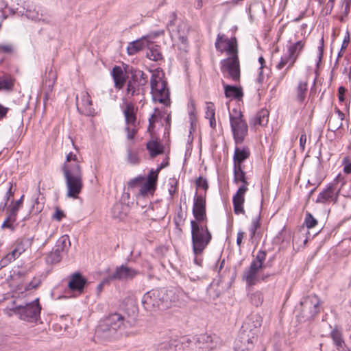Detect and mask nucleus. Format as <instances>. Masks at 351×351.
Returning <instances> with one entry per match:
<instances>
[{
  "mask_svg": "<svg viewBox=\"0 0 351 351\" xmlns=\"http://www.w3.org/2000/svg\"><path fill=\"white\" fill-rule=\"evenodd\" d=\"M230 122L235 143H242L248 132L247 124L243 119L242 112L233 109L232 113H230Z\"/></svg>",
  "mask_w": 351,
  "mask_h": 351,
  "instance_id": "0eeeda50",
  "label": "nucleus"
},
{
  "mask_svg": "<svg viewBox=\"0 0 351 351\" xmlns=\"http://www.w3.org/2000/svg\"><path fill=\"white\" fill-rule=\"evenodd\" d=\"M306 142V135L304 132H302L300 137V146L302 150L305 148V145Z\"/></svg>",
  "mask_w": 351,
  "mask_h": 351,
  "instance_id": "052dcab7",
  "label": "nucleus"
},
{
  "mask_svg": "<svg viewBox=\"0 0 351 351\" xmlns=\"http://www.w3.org/2000/svg\"><path fill=\"white\" fill-rule=\"evenodd\" d=\"M40 310L41 307L38 298L25 306H18L10 308V311L19 315L21 319L30 322L38 319Z\"/></svg>",
  "mask_w": 351,
  "mask_h": 351,
  "instance_id": "9d476101",
  "label": "nucleus"
},
{
  "mask_svg": "<svg viewBox=\"0 0 351 351\" xmlns=\"http://www.w3.org/2000/svg\"><path fill=\"white\" fill-rule=\"evenodd\" d=\"M136 111L132 102H126L123 109L125 121L127 125L134 126L136 124Z\"/></svg>",
  "mask_w": 351,
  "mask_h": 351,
  "instance_id": "4be33fe9",
  "label": "nucleus"
},
{
  "mask_svg": "<svg viewBox=\"0 0 351 351\" xmlns=\"http://www.w3.org/2000/svg\"><path fill=\"white\" fill-rule=\"evenodd\" d=\"M112 76L114 82V87L119 90L121 89L126 82V76L122 69L119 66H115L112 69Z\"/></svg>",
  "mask_w": 351,
  "mask_h": 351,
  "instance_id": "393cba45",
  "label": "nucleus"
},
{
  "mask_svg": "<svg viewBox=\"0 0 351 351\" xmlns=\"http://www.w3.org/2000/svg\"><path fill=\"white\" fill-rule=\"evenodd\" d=\"M20 209L19 206L15 204L10 205L7 210L8 216L10 217V219L14 220L16 221L18 212Z\"/></svg>",
  "mask_w": 351,
  "mask_h": 351,
  "instance_id": "37998d69",
  "label": "nucleus"
},
{
  "mask_svg": "<svg viewBox=\"0 0 351 351\" xmlns=\"http://www.w3.org/2000/svg\"><path fill=\"white\" fill-rule=\"evenodd\" d=\"M193 215L195 218L191 221L193 251L198 254L204 250L212 239L207 226L205 197L201 195L195 196Z\"/></svg>",
  "mask_w": 351,
  "mask_h": 351,
  "instance_id": "f257e3e1",
  "label": "nucleus"
},
{
  "mask_svg": "<svg viewBox=\"0 0 351 351\" xmlns=\"http://www.w3.org/2000/svg\"><path fill=\"white\" fill-rule=\"evenodd\" d=\"M156 189V186L147 182L142 183L139 189L138 194L145 197L149 194H153Z\"/></svg>",
  "mask_w": 351,
  "mask_h": 351,
  "instance_id": "4c0bfd02",
  "label": "nucleus"
},
{
  "mask_svg": "<svg viewBox=\"0 0 351 351\" xmlns=\"http://www.w3.org/2000/svg\"><path fill=\"white\" fill-rule=\"evenodd\" d=\"M13 195H14V193L12 192V182H9V188L4 196V199L5 201V204H4V206H6L8 201L10 199V198L11 197L13 196Z\"/></svg>",
  "mask_w": 351,
  "mask_h": 351,
  "instance_id": "6e6d98bb",
  "label": "nucleus"
},
{
  "mask_svg": "<svg viewBox=\"0 0 351 351\" xmlns=\"http://www.w3.org/2000/svg\"><path fill=\"white\" fill-rule=\"evenodd\" d=\"M145 46V41L140 39L133 41L129 44L127 50L129 55H134L142 50Z\"/></svg>",
  "mask_w": 351,
  "mask_h": 351,
  "instance_id": "2f4dec72",
  "label": "nucleus"
},
{
  "mask_svg": "<svg viewBox=\"0 0 351 351\" xmlns=\"http://www.w3.org/2000/svg\"><path fill=\"white\" fill-rule=\"evenodd\" d=\"M156 119H157V117L156 114H152L151 116V117L149 119V128H148L149 131H152V130L153 129L154 123L156 121Z\"/></svg>",
  "mask_w": 351,
  "mask_h": 351,
  "instance_id": "338daca9",
  "label": "nucleus"
},
{
  "mask_svg": "<svg viewBox=\"0 0 351 351\" xmlns=\"http://www.w3.org/2000/svg\"><path fill=\"white\" fill-rule=\"evenodd\" d=\"M300 304L302 317L306 319L313 318L319 312L320 300L315 295L306 297Z\"/></svg>",
  "mask_w": 351,
  "mask_h": 351,
  "instance_id": "ddd939ff",
  "label": "nucleus"
},
{
  "mask_svg": "<svg viewBox=\"0 0 351 351\" xmlns=\"http://www.w3.org/2000/svg\"><path fill=\"white\" fill-rule=\"evenodd\" d=\"M318 51H319V61H320L322 58L323 53H324V37L323 36L322 37V38L320 40V44H319V46L318 47Z\"/></svg>",
  "mask_w": 351,
  "mask_h": 351,
  "instance_id": "680f3d73",
  "label": "nucleus"
},
{
  "mask_svg": "<svg viewBox=\"0 0 351 351\" xmlns=\"http://www.w3.org/2000/svg\"><path fill=\"white\" fill-rule=\"evenodd\" d=\"M261 269L254 264H250L248 269L244 271L243 279L245 281L247 285L253 286L260 281L258 271Z\"/></svg>",
  "mask_w": 351,
  "mask_h": 351,
  "instance_id": "412c9836",
  "label": "nucleus"
},
{
  "mask_svg": "<svg viewBox=\"0 0 351 351\" xmlns=\"http://www.w3.org/2000/svg\"><path fill=\"white\" fill-rule=\"evenodd\" d=\"M224 87V93L226 97H234L235 99H241L243 97V92L241 88L234 86L225 84L223 82Z\"/></svg>",
  "mask_w": 351,
  "mask_h": 351,
  "instance_id": "c85d7f7f",
  "label": "nucleus"
},
{
  "mask_svg": "<svg viewBox=\"0 0 351 351\" xmlns=\"http://www.w3.org/2000/svg\"><path fill=\"white\" fill-rule=\"evenodd\" d=\"M86 283L87 280L80 273L75 272L71 274L68 287L71 290L82 293Z\"/></svg>",
  "mask_w": 351,
  "mask_h": 351,
  "instance_id": "aec40b11",
  "label": "nucleus"
},
{
  "mask_svg": "<svg viewBox=\"0 0 351 351\" xmlns=\"http://www.w3.org/2000/svg\"><path fill=\"white\" fill-rule=\"evenodd\" d=\"M127 162L132 165H136L139 163V157L138 156V152L136 151H134L130 147L127 149Z\"/></svg>",
  "mask_w": 351,
  "mask_h": 351,
  "instance_id": "58836bf2",
  "label": "nucleus"
},
{
  "mask_svg": "<svg viewBox=\"0 0 351 351\" xmlns=\"http://www.w3.org/2000/svg\"><path fill=\"white\" fill-rule=\"evenodd\" d=\"M178 300V295L173 289H153L144 294L142 303L147 311L166 309Z\"/></svg>",
  "mask_w": 351,
  "mask_h": 351,
  "instance_id": "7ed1b4c3",
  "label": "nucleus"
},
{
  "mask_svg": "<svg viewBox=\"0 0 351 351\" xmlns=\"http://www.w3.org/2000/svg\"><path fill=\"white\" fill-rule=\"evenodd\" d=\"M331 337L334 343L337 346V350H340L341 348H343L344 341L342 338V333L340 330L338 329H334L331 332Z\"/></svg>",
  "mask_w": 351,
  "mask_h": 351,
  "instance_id": "c9c22d12",
  "label": "nucleus"
},
{
  "mask_svg": "<svg viewBox=\"0 0 351 351\" xmlns=\"http://www.w3.org/2000/svg\"><path fill=\"white\" fill-rule=\"evenodd\" d=\"M71 246L68 235L62 236L58 241L55 249L47 256V261L51 264L59 263L62 259V253L67 252Z\"/></svg>",
  "mask_w": 351,
  "mask_h": 351,
  "instance_id": "2eb2a0df",
  "label": "nucleus"
},
{
  "mask_svg": "<svg viewBox=\"0 0 351 351\" xmlns=\"http://www.w3.org/2000/svg\"><path fill=\"white\" fill-rule=\"evenodd\" d=\"M80 163L77 156L70 152L62 165V169L67 188L66 195L69 197L77 198L83 188V173Z\"/></svg>",
  "mask_w": 351,
  "mask_h": 351,
  "instance_id": "f03ea898",
  "label": "nucleus"
},
{
  "mask_svg": "<svg viewBox=\"0 0 351 351\" xmlns=\"http://www.w3.org/2000/svg\"><path fill=\"white\" fill-rule=\"evenodd\" d=\"M196 185L197 187L202 188L206 191L208 188L207 180L202 177H199L196 181Z\"/></svg>",
  "mask_w": 351,
  "mask_h": 351,
  "instance_id": "864d4df0",
  "label": "nucleus"
},
{
  "mask_svg": "<svg viewBox=\"0 0 351 351\" xmlns=\"http://www.w3.org/2000/svg\"><path fill=\"white\" fill-rule=\"evenodd\" d=\"M304 222L308 229L314 228L317 224V220L309 213L306 214Z\"/></svg>",
  "mask_w": 351,
  "mask_h": 351,
  "instance_id": "a18cd8bd",
  "label": "nucleus"
},
{
  "mask_svg": "<svg viewBox=\"0 0 351 351\" xmlns=\"http://www.w3.org/2000/svg\"><path fill=\"white\" fill-rule=\"evenodd\" d=\"M158 170L156 171L152 170L147 176V180L146 182L156 186L158 180Z\"/></svg>",
  "mask_w": 351,
  "mask_h": 351,
  "instance_id": "09e8293b",
  "label": "nucleus"
},
{
  "mask_svg": "<svg viewBox=\"0 0 351 351\" xmlns=\"http://www.w3.org/2000/svg\"><path fill=\"white\" fill-rule=\"evenodd\" d=\"M215 112L214 104L213 103H207L205 117L206 119L213 118L215 117Z\"/></svg>",
  "mask_w": 351,
  "mask_h": 351,
  "instance_id": "3c124183",
  "label": "nucleus"
},
{
  "mask_svg": "<svg viewBox=\"0 0 351 351\" xmlns=\"http://www.w3.org/2000/svg\"><path fill=\"white\" fill-rule=\"evenodd\" d=\"M265 258H266L265 252L263 251H259L257 253L256 258L252 261L251 264H254L258 267L262 269L263 263L265 260Z\"/></svg>",
  "mask_w": 351,
  "mask_h": 351,
  "instance_id": "79ce46f5",
  "label": "nucleus"
},
{
  "mask_svg": "<svg viewBox=\"0 0 351 351\" xmlns=\"http://www.w3.org/2000/svg\"><path fill=\"white\" fill-rule=\"evenodd\" d=\"M255 339L256 332L251 328L250 323L246 322L243 324L238 338L234 341V351H251L254 348Z\"/></svg>",
  "mask_w": 351,
  "mask_h": 351,
  "instance_id": "1a4fd4ad",
  "label": "nucleus"
},
{
  "mask_svg": "<svg viewBox=\"0 0 351 351\" xmlns=\"http://www.w3.org/2000/svg\"><path fill=\"white\" fill-rule=\"evenodd\" d=\"M269 112L266 109H261L250 120V125L265 126L268 123Z\"/></svg>",
  "mask_w": 351,
  "mask_h": 351,
  "instance_id": "b1692460",
  "label": "nucleus"
},
{
  "mask_svg": "<svg viewBox=\"0 0 351 351\" xmlns=\"http://www.w3.org/2000/svg\"><path fill=\"white\" fill-rule=\"evenodd\" d=\"M191 341L189 339L183 338L182 340H174L171 345L175 346L176 350L184 351L185 347L188 346ZM171 348V343L168 341L159 343L156 346V351H168Z\"/></svg>",
  "mask_w": 351,
  "mask_h": 351,
  "instance_id": "6ab92c4d",
  "label": "nucleus"
},
{
  "mask_svg": "<svg viewBox=\"0 0 351 351\" xmlns=\"http://www.w3.org/2000/svg\"><path fill=\"white\" fill-rule=\"evenodd\" d=\"M144 181V178L142 177V176H138L132 180H131L129 182H128V186L130 188H135L136 186H140L141 187V184L143 183V182Z\"/></svg>",
  "mask_w": 351,
  "mask_h": 351,
  "instance_id": "8fccbe9b",
  "label": "nucleus"
},
{
  "mask_svg": "<svg viewBox=\"0 0 351 351\" xmlns=\"http://www.w3.org/2000/svg\"><path fill=\"white\" fill-rule=\"evenodd\" d=\"M176 16L175 13H171L169 16V21L167 25V29L172 38L178 39L179 40L184 43L186 41V25L183 23L176 25Z\"/></svg>",
  "mask_w": 351,
  "mask_h": 351,
  "instance_id": "dca6fc26",
  "label": "nucleus"
},
{
  "mask_svg": "<svg viewBox=\"0 0 351 351\" xmlns=\"http://www.w3.org/2000/svg\"><path fill=\"white\" fill-rule=\"evenodd\" d=\"M346 93V88L343 86H340L338 89L339 100L340 101H344V94Z\"/></svg>",
  "mask_w": 351,
  "mask_h": 351,
  "instance_id": "0e129e2a",
  "label": "nucleus"
},
{
  "mask_svg": "<svg viewBox=\"0 0 351 351\" xmlns=\"http://www.w3.org/2000/svg\"><path fill=\"white\" fill-rule=\"evenodd\" d=\"M136 124L134 126L127 125L125 128L127 132V139L132 140L137 133Z\"/></svg>",
  "mask_w": 351,
  "mask_h": 351,
  "instance_id": "49530a36",
  "label": "nucleus"
},
{
  "mask_svg": "<svg viewBox=\"0 0 351 351\" xmlns=\"http://www.w3.org/2000/svg\"><path fill=\"white\" fill-rule=\"evenodd\" d=\"M15 221L14 220H11L10 219V217H7L6 219L4 220L1 227L3 228H10V229H12L13 227H12V223H14Z\"/></svg>",
  "mask_w": 351,
  "mask_h": 351,
  "instance_id": "13d9d810",
  "label": "nucleus"
},
{
  "mask_svg": "<svg viewBox=\"0 0 351 351\" xmlns=\"http://www.w3.org/2000/svg\"><path fill=\"white\" fill-rule=\"evenodd\" d=\"M246 322L250 323L251 328L254 329L256 332V336L257 335V330L261 326V317L257 315H253L251 317L248 318L243 324Z\"/></svg>",
  "mask_w": 351,
  "mask_h": 351,
  "instance_id": "ea45409f",
  "label": "nucleus"
},
{
  "mask_svg": "<svg viewBox=\"0 0 351 351\" xmlns=\"http://www.w3.org/2000/svg\"><path fill=\"white\" fill-rule=\"evenodd\" d=\"M343 121H341L339 118H336V117H331L328 122V128L331 131H336L339 129L343 123Z\"/></svg>",
  "mask_w": 351,
  "mask_h": 351,
  "instance_id": "a19ab883",
  "label": "nucleus"
},
{
  "mask_svg": "<svg viewBox=\"0 0 351 351\" xmlns=\"http://www.w3.org/2000/svg\"><path fill=\"white\" fill-rule=\"evenodd\" d=\"M138 271L133 268L122 265L117 267L114 273L109 276L112 280H128L134 278Z\"/></svg>",
  "mask_w": 351,
  "mask_h": 351,
  "instance_id": "f3484780",
  "label": "nucleus"
},
{
  "mask_svg": "<svg viewBox=\"0 0 351 351\" xmlns=\"http://www.w3.org/2000/svg\"><path fill=\"white\" fill-rule=\"evenodd\" d=\"M34 239L32 237H22L16 239L13 245L21 256L23 253L31 248Z\"/></svg>",
  "mask_w": 351,
  "mask_h": 351,
  "instance_id": "a878e982",
  "label": "nucleus"
},
{
  "mask_svg": "<svg viewBox=\"0 0 351 351\" xmlns=\"http://www.w3.org/2000/svg\"><path fill=\"white\" fill-rule=\"evenodd\" d=\"M147 76L142 71H135L127 83L126 94L131 97L140 96V102L144 99Z\"/></svg>",
  "mask_w": 351,
  "mask_h": 351,
  "instance_id": "6e6552de",
  "label": "nucleus"
},
{
  "mask_svg": "<svg viewBox=\"0 0 351 351\" xmlns=\"http://www.w3.org/2000/svg\"><path fill=\"white\" fill-rule=\"evenodd\" d=\"M82 105L84 108V113L91 114L94 112V108L92 107V100L88 92L82 93L81 95Z\"/></svg>",
  "mask_w": 351,
  "mask_h": 351,
  "instance_id": "c756f323",
  "label": "nucleus"
},
{
  "mask_svg": "<svg viewBox=\"0 0 351 351\" xmlns=\"http://www.w3.org/2000/svg\"><path fill=\"white\" fill-rule=\"evenodd\" d=\"M162 70L157 69L152 71L150 78L151 93L153 100L165 106L170 104L169 90Z\"/></svg>",
  "mask_w": 351,
  "mask_h": 351,
  "instance_id": "20e7f679",
  "label": "nucleus"
},
{
  "mask_svg": "<svg viewBox=\"0 0 351 351\" xmlns=\"http://www.w3.org/2000/svg\"><path fill=\"white\" fill-rule=\"evenodd\" d=\"M147 57L153 61H158L162 58V55L158 46L149 48L147 52Z\"/></svg>",
  "mask_w": 351,
  "mask_h": 351,
  "instance_id": "e433bc0d",
  "label": "nucleus"
},
{
  "mask_svg": "<svg viewBox=\"0 0 351 351\" xmlns=\"http://www.w3.org/2000/svg\"><path fill=\"white\" fill-rule=\"evenodd\" d=\"M245 236V232L242 230H239L237 235V245L239 247H241L243 239Z\"/></svg>",
  "mask_w": 351,
  "mask_h": 351,
  "instance_id": "bf43d9fd",
  "label": "nucleus"
},
{
  "mask_svg": "<svg viewBox=\"0 0 351 351\" xmlns=\"http://www.w3.org/2000/svg\"><path fill=\"white\" fill-rule=\"evenodd\" d=\"M123 317L119 313L110 315L99 326V330L112 335L123 326Z\"/></svg>",
  "mask_w": 351,
  "mask_h": 351,
  "instance_id": "4468645a",
  "label": "nucleus"
},
{
  "mask_svg": "<svg viewBox=\"0 0 351 351\" xmlns=\"http://www.w3.org/2000/svg\"><path fill=\"white\" fill-rule=\"evenodd\" d=\"M14 46L11 43H0V53L12 54Z\"/></svg>",
  "mask_w": 351,
  "mask_h": 351,
  "instance_id": "c03bdc74",
  "label": "nucleus"
},
{
  "mask_svg": "<svg viewBox=\"0 0 351 351\" xmlns=\"http://www.w3.org/2000/svg\"><path fill=\"white\" fill-rule=\"evenodd\" d=\"M20 256L16 249L14 247L13 244L11 246V251L3 256L1 260V265L2 267H5L10 263L15 261Z\"/></svg>",
  "mask_w": 351,
  "mask_h": 351,
  "instance_id": "7c9ffc66",
  "label": "nucleus"
},
{
  "mask_svg": "<svg viewBox=\"0 0 351 351\" xmlns=\"http://www.w3.org/2000/svg\"><path fill=\"white\" fill-rule=\"evenodd\" d=\"M13 84L11 81L8 80H0V86H1V89L4 90H10L12 88Z\"/></svg>",
  "mask_w": 351,
  "mask_h": 351,
  "instance_id": "5fc2aeb1",
  "label": "nucleus"
},
{
  "mask_svg": "<svg viewBox=\"0 0 351 351\" xmlns=\"http://www.w3.org/2000/svg\"><path fill=\"white\" fill-rule=\"evenodd\" d=\"M250 302L254 306H261L264 300V296L261 291H255L248 295Z\"/></svg>",
  "mask_w": 351,
  "mask_h": 351,
  "instance_id": "72a5a7b5",
  "label": "nucleus"
},
{
  "mask_svg": "<svg viewBox=\"0 0 351 351\" xmlns=\"http://www.w3.org/2000/svg\"><path fill=\"white\" fill-rule=\"evenodd\" d=\"M122 208L123 205L121 204H116L115 205H114L112 208V215L114 217L123 218L124 215L119 212L120 210L122 209Z\"/></svg>",
  "mask_w": 351,
  "mask_h": 351,
  "instance_id": "603ef678",
  "label": "nucleus"
},
{
  "mask_svg": "<svg viewBox=\"0 0 351 351\" xmlns=\"http://www.w3.org/2000/svg\"><path fill=\"white\" fill-rule=\"evenodd\" d=\"M305 46L306 40L302 39L291 43L287 47V53L281 57L280 62L276 66L278 70H281L284 66L287 65L282 77L286 75L289 69L293 66Z\"/></svg>",
  "mask_w": 351,
  "mask_h": 351,
  "instance_id": "423d86ee",
  "label": "nucleus"
},
{
  "mask_svg": "<svg viewBox=\"0 0 351 351\" xmlns=\"http://www.w3.org/2000/svg\"><path fill=\"white\" fill-rule=\"evenodd\" d=\"M221 71L224 77L239 82L241 77L239 58H226L221 61Z\"/></svg>",
  "mask_w": 351,
  "mask_h": 351,
  "instance_id": "9b49d317",
  "label": "nucleus"
},
{
  "mask_svg": "<svg viewBox=\"0 0 351 351\" xmlns=\"http://www.w3.org/2000/svg\"><path fill=\"white\" fill-rule=\"evenodd\" d=\"M197 341L202 343V346L200 348L205 350L215 348L219 343L218 337L216 335H209L207 334L199 335L197 337Z\"/></svg>",
  "mask_w": 351,
  "mask_h": 351,
  "instance_id": "5701e85b",
  "label": "nucleus"
},
{
  "mask_svg": "<svg viewBox=\"0 0 351 351\" xmlns=\"http://www.w3.org/2000/svg\"><path fill=\"white\" fill-rule=\"evenodd\" d=\"M64 217L65 215L64 214V212L58 208L56 209V211L53 215V218L58 221H60Z\"/></svg>",
  "mask_w": 351,
  "mask_h": 351,
  "instance_id": "4d7b16f0",
  "label": "nucleus"
},
{
  "mask_svg": "<svg viewBox=\"0 0 351 351\" xmlns=\"http://www.w3.org/2000/svg\"><path fill=\"white\" fill-rule=\"evenodd\" d=\"M250 156V151L247 148L236 147L234 154V165H241V162Z\"/></svg>",
  "mask_w": 351,
  "mask_h": 351,
  "instance_id": "cd10ccee",
  "label": "nucleus"
},
{
  "mask_svg": "<svg viewBox=\"0 0 351 351\" xmlns=\"http://www.w3.org/2000/svg\"><path fill=\"white\" fill-rule=\"evenodd\" d=\"M215 48L218 51H226L228 58H239L238 43L236 37L228 38L224 34H218L215 42Z\"/></svg>",
  "mask_w": 351,
  "mask_h": 351,
  "instance_id": "f8f14e48",
  "label": "nucleus"
},
{
  "mask_svg": "<svg viewBox=\"0 0 351 351\" xmlns=\"http://www.w3.org/2000/svg\"><path fill=\"white\" fill-rule=\"evenodd\" d=\"M177 184H178V182L175 178L169 179V184H168V186H169L168 191H169V193L171 195V197H172L176 193V192L177 191Z\"/></svg>",
  "mask_w": 351,
  "mask_h": 351,
  "instance_id": "de8ad7c7",
  "label": "nucleus"
},
{
  "mask_svg": "<svg viewBox=\"0 0 351 351\" xmlns=\"http://www.w3.org/2000/svg\"><path fill=\"white\" fill-rule=\"evenodd\" d=\"M234 180L235 182L240 181L243 183L232 197L234 212L236 215L244 214L243 204L245 202V195L248 190V182L245 178V173L241 165H234Z\"/></svg>",
  "mask_w": 351,
  "mask_h": 351,
  "instance_id": "39448f33",
  "label": "nucleus"
},
{
  "mask_svg": "<svg viewBox=\"0 0 351 351\" xmlns=\"http://www.w3.org/2000/svg\"><path fill=\"white\" fill-rule=\"evenodd\" d=\"M8 110V108L5 107L0 104V119H2L6 116Z\"/></svg>",
  "mask_w": 351,
  "mask_h": 351,
  "instance_id": "69168bd1",
  "label": "nucleus"
},
{
  "mask_svg": "<svg viewBox=\"0 0 351 351\" xmlns=\"http://www.w3.org/2000/svg\"><path fill=\"white\" fill-rule=\"evenodd\" d=\"M147 149L149 150L150 156L155 157L163 152L162 146L157 141H152L147 143Z\"/></svg>",
  "mask_w": 351,
  "mask_h": 351,
  "instance_id": "f704fd0d",
  "label": "nucleus"
},
{
  "mask_svg": "<svg viewBox=\"0 0 351 351\" xmlns=\"http://www.w3.org/2000/svg\"><path fill=\"white\" fill-rule=\"evenodd\" d=\"M308 90V81L300 80L295 88L296 99L299 103H303L305 100Z\"/></svg>",
  "mask_w": 351,
  "mask_h": 351,
  "instance_id": "bb28decb",
  "label": "nucleus"
},
{
  "mask_svg": "<svg viewBox=\"0 0 351 351\" xmlns=\"http://www.w3.org/2000/svg\"><path fill=\"white\" fill-rule=\"evenodd\" d=\"M261 226V212L252 219L250 226L248 228L250 232V239L253 240L257 230Z\"/></svg>",
  "mask_w": 351,
  "mask_h": 351,
  "instance_id": "473e14b6",
  "label": "nucleus"
},
{
  "mask_svg": "<svg viewBox=\"0 0 351 351\" xmlns=\"http://www.w3.org/2000/svg\"><path fill=\"white\" fill-rule=\"evenodd\" d=\"M111 280H112L109 279V276L106 278L104 279L102 282L97 285V289L98 293H100L102 291L105 284L108 283Z\"/></svg>",
  "mask_w": 351,
  "mask_h": 351,
  "instance_id": "e2e57ef3",
  "label": "nucleus"
},
{
  "mask_svg": "<svg viewBox=\"0 0 351 351\" xmlns=\"http://www.w3.org/2000/svg\"><path fill=\"white\" fill-rule=\"evenodd\" d=\"M339 190L337 189L336 184H330L323 191L319 193L316 202L318 203H328L337 201Z\"/></svg>",
  "mask_w": 351,
  "mask_h": 351,
  "instance_id": "a211bd4d",
  "label": "nucleus"
},
{
  "mask_svg": "<svg viewBox=\"0 0 351 351\" xmlns=\"http://www.w3.org/2000/svg\"><path fill=\"white\" fill-rule=\"evenodd\" d=\"M343 171L346 173H351V163H346L344 166Z\"/></svg>",
  "mask_w": 351,
  "mask_h": 351,
  "instance_id": "774afa93",
  "label": "nucleus"
}]
</instances>
